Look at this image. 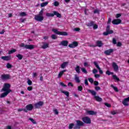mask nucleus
<instances>
[{
  "label": "nucleus",
  "mask_w": 129,
  "mask_h": 129,
  "mask_svg": "<svg viewBox=\"0 0 129 129\" xmlns=\"http://www.w3.org/2000/svg\"><path fill=\"white\" fill-rule=\"evenodd\" d=\"M17 49H13L9 51L8 54H9V55H11V54H13V53H15Z\"/></svg>",
  "instance_id": "obj_31"
},
{
  "label": "nucleus",
  "mask_w": 129,
  "mask_h": 129,
  "mask_svg": "<svg viewBox=\"0 0 129 129\" xmlns=\"http://www.w3.org/2000/svg\"><path fill=\"white\" fill-rule=\"evenodd\" d=\"M104 104L105 106H107V107H111V105H110V104H109L108 103H105Z\"/></svg>",
  "instance_id": "obj_50"
},
{
  "label": "nucleus",
  "mask_w": 129,
  "mask_h": 129,
  "mask_svg": "<svg viewBox=\"0 0 129 129\" xmlns=\"http://www.w3.org/2000/svg\"><path fill=\"white\" fill-rule=\"evenodd\" d=\"M60 85H61V86H63V87H66V86H67L62 82H60Z\"/></svg>",
  "instance_id": "obj_60"
},
{
  "label": "nucleus",
  "mask_w": 129,
  "mask_h": 129,
  "mask_svg": "<svg viewBox=\"0 0 129 129\" xmlns=\"http://www.w3.org/2000/svg\"><path fill=\"white\" fill-rule=\"evenodd\" d=\"M75 125V124H74V123H70L69 125V129H73V126H74Z\"/></svg>",
  "instance_id": "obj_38"
},
{
  "label": "nucleus",
  "mask_w": 129,
  "mask_h": 129,
  "mask_svg": "<svg viewBox=\"0 0 129 129\" xmlns=\"http://www.w3.org/2000/svg\"><path fill=\"white\" fill-rule=\"evenodd\" d=\"M120 17H121V14H117L116 15V18L117 19H118V18H120Z\"/></svg>",
  "instance_id": "obj_56"
},
{
  "label": "nucleus",
  "mask_w": 129,
  "mask_h": 129,
  "mask_svg": "<svg viewBox=\"0 0 129 129\" xmlns=\"http://www.w3.org/2000/svg\"><path fill=\"white\" fill-rule=\"evenodd\" d=\"M52 31L57 35H60L61 36H68V33L66 31H59L58 30L55 29H52Z\"/></svg>",
  "instance_id": "obj_4"
},
{
  "label": "nucleus",
  "mask_w": 129,
  "mask_h": 129,
  "mask_svg": "<svg viewBox=\"0 0 129 129\" xmlns=\"http://www.w3.org/2000/svg\"><path fill=\"white\" fill-rule=\"evenodd\" d=\"M43 105H44V102L43 101H39L34 104V107L35 109H39V108H41Z\"/></svg>",
  "instance_id": "obj_9"
},
{
  "label": "nucleus",
  "mask_w": 129,
  "mask_h": 129,
  "mask_svg": "<svg viewBox=\"0 0 129 129\" xmlns=\"http://www.w3.org/2000/svg\"><path fill=\"white\" fill-rule=\"evenodd\" d=\"M95 90H96V91L101 90V88H100L99 86H96L95 87Z\"/></svg>",
  "instance_id": "obj_42"
},
{
  "label": "nucleus",
  "mask_w": 129,
  "mask_h": 129,
  "mask_svg": "<svg viewBox=\"0 0 129 129\" xmlns=\"http://www.w3.org/2000/svg\"><path fill=\"white\" fill-rule=\"evenodd\" d=\"M1 59H3V60H4L5 61H10V60L12 59V56L9 55V56H2L1 57Z\"/></svg>",
  "instance_id": "obj_18"
},
{
  "label": "nucleus",
  "mask_w": 129,
  "mask_h": 129,
  "mask_svg": "<svg viewBox=\"0 0 129 129\" xmlns=\"http://www.w3.org/2000/svg\"><path fill=\"white\" fill-rule=\"evenodd\" d=\"M27 83H28V85H32V84H33V82H32V81H31V80L28 79V81H27Z\"/></svg>",
  "instance_id": "obj_45"
},
{
  "label": "nucleus",
  "mask_w": 129,
  "mask_h": 129,
  "mask_svg": "<svg viewBox=\"0 0 129 129\" xmlns=\"http://www.w3.org/2000/svg\"><path fill=\"white\" fill-rule=\"evenodd\" d=\"M76 122L77 123L76 126L74 127V129H80L81 126H83V125H84V123L81 120H77Z\"/></svg>",
  "instance_id": "obj_5"
},
{
  "label": "nucleus",
  "mask_w": 129,
  "mask_h": 129,
  "mask_svg": "<svg viewBox=\"0 0 129 129\" xmlns=\"http://www.w3.org/2000/svg\"><path fill=\"white\" fill-rule=\"evenodd\" d=\"M88 91L89 93H91L92 95L94 96V98L96 101H98V102H101V101H102V98H100L98 96H96V92H95L94 90L88 89Z\"/></svg>",
  "instance_id": "obj_2"
},
{
  "label": "nucleus",
  "mask_w": 129,
  "mask_h": 129,
  "mask_svg": "<svg viewBox=\"0 0 129 129\" xmlns=\"http://www.w3.org/2000/svg\"><path fill=\"white\" fill-rule=\"evenodd\" d=\"M77 46H78V42H77V41H74L72 44H69V47L70 48H76Z\"/></svg>",
  "instance_id": "obj_13"
},
{
  "label": "nucleus",
  "mask_w": 129,
  "mask_h": 129,
  "mask_svg": "<svg viewBox=\"0 0 129 129\" xmlns=\"http://www.w3.org/2000/svg\"><path fill=\"white\" fill-rule=\"evenodd\" d=\"M61 92L62 93H64V95H66V96L69 97V93L68 91H62Z\"/></svg>",
  "instance_id": "obj_39"
},
{
  "label": "nucleus",
  "mask_w": 129,
  "mask_h": 129,
  "mask_svg": "<svg viewBox=\"0 0 129 129\" xmlns=\"http://www.w3.org/2000/svg\"><path fill=\"white\" fill-rule=\"evenodd\" d=\"M93 28L94 30H96V29H98V25H97V24H96L95 23H94Z\"/></svg>",
  "instance_id": "obj_44"
},
{
  "label": "nucleus",
  "mask_w": 129,
  "mask_h": 129,
  "mask_svg": "<svg viewBox=\"0 0 129 129\" xmlns=\"http://www.w3.org/2000/svg\"><path fill=\"white\" fill-rule=\"evenodd\" d=\"M64 72H66V70H63V71H61V72H60L58 74V78H61V77H62L63 74H64Z\"/></svg>",
  "instance_id": "obj_26"
},
{
  "label": "nucleus",
  "mask_w": 129,
  "mask_h": 129,
  "mask_svg": "<svg viewBox=\"0 0 129 129\" xmlns=\"http://www.w3.org/2000/svg\"><path fill=\"white\" fill-rule=\"evenodd\" d=\"M29 120H30V121H32V122L34 124H36V123H37V122H36V121H35V120L32 118H29Z\"/></svg>",
  "instance_id": "obj_40"
},
{
  "label": "nucleus",
  "mask_w": 129,
  "mask_h": 129,
  "mask_svg": "<svg viewBox=\"0 0 129 129\" xmlns=\"http://www.w3.org/2000/svg\"><path fill=\"white\" fill-rule=\"evenodd\" d=\"M110 30V26L107 25L106 27V32H104L103 34L104 36H107V35H109L110 34H113V30Z\"/></svg>",
  "instance_id": "obj_7"
},
{
  "label": "nucleus",
  "mask_w": 129,
  "mask_h": 129,
  "mask_svg": "<svg viewBox=\"0 0 129 129\" xmlns=\"http://www.w3.org/2000/svg\"><path fill=\"white\" fill-rule=\"evenodd\" d=\"M112 77L114 80H116V81H120V80H119V78H118L116 75H113Z\"/></svg>",
  "instance_id": "obj_30"
},
{
  "label": "nucleus",
  "mask_w": 129,
  "mask_h": 129,
  "mask_svg": "<svg viewBox=\"0 0 129 129\" xmlns=\"http://www.w3.org/2000/svg\"><path fill=\"white\" fill-rule=\"evenodd\" d=\"M96 45L97 47H102L103 43H102V41L98 40L96 41Z\"/></svg>",
  "instance_id": "obj_22"
},
{
  "label": "nucleus",
  "mask_w": 129,
  "mask_h": 129,
  "mask_svg": "<svg viewBox=\"0 0 129 129\" xmlns=\"http://www.w3.org/2000/svg\"><path fill=\"white\" fill-rule=\"evenodd\" d=\"M43 45H42L41 48L42 49H47V48H49V43L45 42H42Z\"/></svg>",
  "instance_id": "obj_19"
},
{
  "label": "nucleus",
  "mask_w": 129,
  "mask_h": 129,
  "mask_svg": "<svg viewBox=\"0 0 129 129\" xmlns=\"http://www.w3.org/2000/svg\"><path fill=\"white\" fill-rule=\"evenodd\" d=\"M82 119L84 123H86L87 124H90L91 123V119L88 116L83 117Z\"/></svg>",
  "instance_id": "obj_8"
},
{
  "label": "nucleus",
  "mask_w": 129,
  "mask_h": 129,
  "mask_svg": "<svg viewBox=\"0 0 129 129\" xmlns=\"http://www.w3.org/2000/svg\"><path fill=\"white\" fill-rule=\"evenodd\" d=\"M111 87H112L113 89H114V90L116 91V92H118V89L117 88V87H114L112 85H111Z\"/></svg>",
  "instance_id": "obj_37"
},
{
  "label": "nucleus",
  "mask_w": 129,
  "mask_h": 129,
  "mask_svg": "<svg viewBox=\"0 0 129 129\" xmlns=\"http://www.w3.org/2000/svg\"><path fill=\"white\" fill-rule=\"evenodd\" d=\"M94 24H95V22L92 21L89 23H88L87 24V26L88 27H93V26L94 25Z\"/></svg>",
  "instance_id": "obj_27"
},
{
  "label": "nucleus",
  "mask_w": 129,
  "mask_h": 129,
  "mask_svg": "<svg viewBox=\"0 0 129 129\" xmlns=\"http://www.w3.org/2000/svg\"><path fill=\"white\" fill-rule=\"evenodd\" d=\"M88 81L89 82H90V83L92 84L93 83V82H94V81L93 80V79L90 78L88 79Z\"/></svg>",
  "instance_id": "obj_48"
},
{
  "label": "nucleus",
  "mask_w": 129,
  "mask_h": 129,
  "mask_svg": "<svg viewBox=\"0 0 129 129\" xmlns=\"http://www.w3.org/2000/svg\"><path fill=\"white\" fill-rule=\"evenodd\" d=\"M26 15L27 14L25 12H22L20 14V16H21V17H25Z\"/></svg>",
  "instance_id": "obj_46"
},
{
  "label": "nucleus",
  "mask_w": 129,
  "mask_h": 129,
  "mask_svg": "<svg viewBox=\"0 0 129 129\" xmlns=\"http://www.w3.org/2000/svg\"><path fill=\"white\" fill-rule=\"evenodd\" d=\"M6 66H7V68H8V69H11V68H12V67H13V66H12V64H10V63H8Z\"/></svg>",
  "instance_id": "obj_43"
},
{
  "label": "nucleus",
  "mask_w": 129,
  "mask_h": 129,
  "mask_svg": "<svg viewBox=\"0 0 129 129\" xmlns=\"http://www.w3.org/2000/svg\"><path fill=\"white\" fill-rule=\"evenodd\" d=\"M18 111L19 112L21 111H24V112H27V110H26V108H19L18 109Z\"/></svg>",
  "instance_id": "obj_36"
},
{
  "label": "nucleus",
  "mask_w": 129,
  "mask_h": 129,
  "mask_svg": "<svg viewBox=\"0 0 129 129\" xmlns=\"http://www.w3.org/2000/svg\"><path fill=\"white\" fill-rule=\"evenodd\" d=\"M16 56L17 57L19 60H22L23 57V55L21 54H16Z\"/></svg>",
  "instance_id": "obj_29"
},
{
  "label": "nucleus",
  "mask_w": 129,
  "mask_h": 129,
  "mask_svg": "<svg viewBox=\"0 0 129 129\" xmlns=\"http://www.w3.org/2000/svg\"><path fill=\"white\" fill-rule=\"evenodd\" d=\"M106 74L107 75H108V76H109V75H113V72H110L109 70H107L106 72Z\"/></svg>",
  "instance_id": "obj_35"
},
{
  "label": "nucleus",
  "mask_w": 129,
  "mask_h": 129,
  "mask_svg": "<svg viewBox=\"0 0 129 129\" xmlns=\"http://www.w3.org/2000/svg\"><path fill=\"white\" fill-rule=\"evenodd\" d=\"M27 90H28V91H32L33 90V87L32 86L28 87L27 88Z\"/></svg>",
  "instance_id": "obj_51"
},
{
  "label": "nucleus",
  "mask_w": 129,
  "mask_h": 129,
  "mask_svg": "<svg viewBox=\"0 0 129 129\" xmlns=\"http://www.w3.org/2000/svg\"><path fill=\"white\" fill-rule=\"evenodd\" d=\"M33 77H37V73H33Z\"/></svg>",
  "instance_id": "obj_64"
},
{
  "label": "nucleus",
  "mask_w": 129,
  "mask_h": 129,
  "mask_svg": "<svg viewBox=\"0 0 129 129\" xmlns=\"http://www.w3.org/2000/svg\"><path fill=\"white\" fill-rule=\"evenodd\" d=\"M43 15H44V9H41L38 15L43 17Z\"/></svg>",
  "instance_id": "obj_33"
},
{
  "label": "nucleus",
  "mask_w": 129,
  "mask_h": 129,
  "mask_svg": "<svg viewBox=\"0 0 129 129\" xmlns=\"http://www.w3.org/2000/svg\"><path fill=\"white\" fill-rule=\"evenodd\" d=\"M54 7H58L59 6V2L57 1H55L54 2Z\"/></svg>",
  "instance_id": "obj_47"
},
{
  "label": "nucleus",
  "mask_w": 129,
  "mask_h": 129,
  "mask_svg": "<svg viewBox=\"0 0 129 129\" xmlns=\"http://www.w3.org/2000/svg\"><path fill=\"white\" fill-rule=\"evenodd\" d=\"M93 64L95 66V67L97 68V69H100V67H99V65L97 63V62L94 61Z\"/></svg>",
  "instance_id": "obj_32"
},
{
  "label": "nucleus",
  "mask_w": 129,
  "mask_h": 129,
  "mask_svg": "<svg viewBox=\"0 0 129 129\" xmlns=\"http://www.w3.org/2000/svg\"><path fill=\"white\" fill-rule=\"evenodd\" d=\"M54 112L55 113V114H59V112H58V110L57 109H55L54 110Z\"/></svg>",
  "instance_id": "obj_59"
},
{
  "label": "nucleus",
  "mask_w": 129,
  "mask_h": 129,
  "mask_svg": "<svg viewBox=\"0 0 129 129\" xmlns=\"http://www.w3.org/2000/svg\"><path fill=\"white\" fill-rule=\"evenodd\" d=\"M20 47L21 48H25V49H28L29 50H33L34 49L35 46L34 45H25L24 43H21Z\"/></svg>",
  "instance_id": "obj_6"
},
{
  "label": "nucleus",
  "mask_w": 129,
  "mask_h": 129,
  "mask_svg": "<svg viewBox=\"0 0 129 129\" xmlns=\"http://www.w3.org/2000/svg\"><path fill=\"white\" fill-rule=\"evenodd\" d=\"M120 23H121V20L118 19H114L112 21V23L113 24V25H119Z\"/></svg>",
  "instance_id": "obj_15"
},
{
  "label": "nucleus",
  "mask_w": 129,
  "mask_h": 129,
  "mask_svg": "<svg viewBox=\"0 0 129 129\" xmlns=\"http://www.w3.org/2000/svg\"><path fill=\"white\" fill-rule=\"evenodd\" d=\"M75 80L77 83H80V79H79V77H78L77 75L75 76Z\"/></svg>",
  "instance_id": "obj_25"
},
{
  "label": "nucleus",
  "mask_w": 129,
  "mask_h": 129,
  "mask_svg": "<svg viewBox=\"0 0 129 129\" xmlns=\"http://www.w3.org/2000/svg\"><path fill=\"white\" fill-rule=\"evenodd\" d=\"M34 19L37 22H42L44 20V16H40V15H35Z\"/></svg>",
  "instance_id": "obj_11"
},
{
  "label": "nucleus",
  "mask_w": 129,
  "mask_h": 129,
  "mask_svg": "<svg viewBox=\"0 0 129 129\" xmlns=\"http://www.w3.org/2000/svg\"><path fill=\"white\" fill-rule=\"evenodd\" d=\"M74 31H76V32H79V31H80V28H75Z\"/></svg>",
  "instance_id": "obj_62"
},
{
  "label": "nucleus",
  "mask_w": 129,
  "mask_h": 129,
  "mask_svg": "<svg viewBox=\"0 0 129 129\" xmlns=\"http://www.w3.org/2000/svg\"><path fill=\"white\" fill-rule=\"evenodd\" d=\"M112 52H113V49H109L105 50L104 51V54H105L106 55H110V54H111V53H112Z\"/></svg>",
  "instance_id": "obj_20"
},
{
  "label": "nucleus",
  "mask_w": 129,
  "mask_h": 129,
  "mask_svg": "<svg viewBox=\"0 0 129 129\" xmlns=\"http://www.w3.org/2000/svg\"><path fill=\"white\" fill-rule=\"evenodd\" d=\"M112 66L114 69V71H115V72L118 71V66H117V64H116V63L113 62L112 63Z\"/></svg>",
  "instance_id": "obj_16"
},
{
  "label": "nucleus",
  "mask_w": 129,
  "mask_h": 129,
  "mask_svg": "<svg viewBox=\"0 0 129 129\" xmlns=\"http://www.w3.org/2000/svg\"><path fill=\"white\" fill-rule=\"evenodd\" d=\"M85 84L86 85H88V80H87V79L85 80Z\"/></svg>",
  "instance_id": "obj_63"
},
{
  "label": "nucleus",
  "mask_w": 129,
  "mask_h": 129,
  "mask_svg": "<svg viewBox=\"0 0 129 129\" xmlns=\"http://www.w3.org/2000/svg\"><path fill=\"white\" fill-rule=\"evenodd\" d=\"M75 70L78 74H80V66L77 65L76 67L75 68Z\"/></svg>",
  "instance_id": "obj_21"
},
{
  "label": "nucleus",
  "mask_w": 129,
  "mask_h": 129,
  "mask_svg": "<svg viewBox=\"0 0 129 129\" xmlns=\"http://www.w3.org/2000/svg\"><path fill=\"white\" fill-rule=\"evenodd\" d=\"M60 46H63L64 47H67L68 46V41L67 40H63L60 42L59 44Z\"/></svg>",
  "instance_id": "obj_17"
},
{
  "label": "nucleus",
  "mask_w": 129,
  "mask_h": 129,
  "mask_svg": "<svg viewBox=\"0 0 129 129\" xmlns=\"http://www.w3.org/2000/svg\"><path fill=\"white\" fill-rule=\"evenodd\" d=\"M51 38L53 40H56V39H57V36L55 34H52L51 35Z\"/></svg>",
  "instance_id": "obj_49"
},
{
  "label": "nucleus",
  "mask_w": 129,
  "mask_h": 129,
  "mask_svg": "<svg viewBox=\"0 0 129 129\" xmlns=\"http://www.w3.org/2000/svg\"><path fill=\"white\" fill-rule=\"evenodd\" d=\"M122 45L121 42H118L117 44V47H121V46Z\"/></svg>",
  "instance_id": "obj_55"
},
{
  "label": "nucleus",
  "mask_w": 129,
  "mask_h": 129,
  "mask_svg": "<svg viewBox=\"0 0 129 129\" xmlns=\"http://www.w3.org/2000/svg\"><path fill=\"white\" fill-rule=\"evenodd\" d=\"M81 70L82 71V72H83V73H84L85 74H87V71L85 68H82L81 69Z\"/></svg>",
  "instance_id": "obj_34"
},
{
  "label": "nucleus",
  "mask_w": 129,
  "mask_h": 129,
  "mask_svg": "<svg viewBox=\"0 0 129 129\" xmlns=\"http://www.w3.org/2000/svg\"><path fill=\"white\" fill-rule=\"evenodd\" d=\"M97 72H98V71L95 69H94L93 70V74H95V73H97Z\"/></svg>",
  "instance_id": "obj_54"
},
{
  "label": "nucleus",
  "mask_w": 129,
  "mask_h": 129,
  "mask_svg": "<svg viewBox=\"0 0 129 129\" xmlns=\"http://www.w3.org/2000/svg\"><path fill=\"white\" fill-rule=\"evenodd\" d=\"M33 108H34V106H33V105L32 104H29L27 105H26V112H28V111H31V110H33Z\"/></svg>",
  "instance_id": "obj_12"
},
{
  "label": "nucleus",
  "mask_w": 129,
  "mask_h": 129,
  "mask_svg": "<svg viewBox=\"0 0 129 129\" xmlns=\"http://www.w3.org/2000/svg\"><path fill=\"white\" fill-rule=\"evenodd\" d=\"M46 16V17H51L52 18H53L54 16H56L57 18H62V15L57 11H53V13H47Z\"/></svg>",
  "instance_id": "obj_3"
},
{
  "label": "nucleus",
  "mask_w": 129,
  "mask_h": 129,
  "mask_svg": "<svg viewBox=\"0 0 129 129\" xmlns=\"http://www.w3.org/2000/svg\"><path fill=\"white\" fill-rule=\"evenodd\" d=\"M94 84L95 86H97L99 84V83H98V81H95L94 82Z\"/></svg>",
  "instance_id": "obj_53"
},
{
  "label": "nucleus",
  "mask_w": 129,
  "mask_h": 129,
  "mask_svg": "<svg viewBox=\"0 0 129 129\" xmlns=\"http://www.w3.org/2000/svg\"><path fill=\"white\" fill-rule=\"evenodd\" d=\"M99 72L100 73V74H103V71H102V70H101V69H99Z\"/></svg>",
  "instance_id": "obj_57"
},
{
  "label": "nucleus",
  "mask_w": 129,
  "mask_h": 129,
  "mask_svg": "<svg viewBox=\"0 0 129 129\" xmlns=\"http://www.w3.org/2000/svg\"><path fill=\"white\" fill-rule=\"evenodd\" d=\"M129 97L125 98L122 102V104L125 106H128Z\"/></svg>",
  "instance_id": "obj_14"
},
{
  "label": "nucleus",
  "mask_w": 129,
  "mask_h": 129,
  "mask_svg": "<svg viewBox=\"0 0 129 129\" xmlns=\"http://www.w3.org/2000/svg\"><path fill=\"white\" fill-rule=\"evenodd\" d=\"M1 79L2 80H9L11 79V76L9 74H4L1 76Z\"/></svg>",
  "instance_id": "obj_10"
},
{
  "label": "nucleus",
  "mask_w": 129,
  "mask_h": 129,
  "mask_svg": "<svg viewBox=\"0 0 129 129\" xmlns=\"http://www.w3.org/2000/svg\"><path fill=\"white\" fill-rule=\"evenodd\" d=\"M110 23H111V18H108V20L107 22L108 25H109V24H110Z\"/></svg>",
  "instance_id": "obj_61"
},
{
  "label": "nucleus",
  "mask_w": 129,
  "mask_h": 129,
  "mask_svg": "<svg viewBox=\"0 0 129 129\" xmlns=\"http://www.w3.org/2000/svg\"><path fill=\"white\" fill-rule=\"evenodd\" d=\"M87 113H88V114H89V115H94L96 114V112H95L93 110H88L87 111Z\"/></svg>",
  "instance_id": "obj_23"
},
{
  "label": "nucleus",
  "mask_w": 129,
  "mask_h": 129,
  "mask_svg": "<svg viewBox=\"0 0 129 129\" xmlns=\"http://www.w3.org/2000/svg\"><path fill=\"white\" fill-rule=\"evenodd\" d=\"M48 3H49L48 2L42 3L40 4V6L41 7V8H44V7H46V6H47Z\"/></svg>",
  "instance_id": "obj_28"
},
{
  "label": "nucleus",
  "mask_w": 129,
  "mask_h": 129,
  "mask_svg": "<svg viewBox=\"0 0 129 129\" xmlns=\"http://www.w3.org/2000/svg\"><path fill=\"white\" fill-rule=\"evenodd\" d=\"M112 43L114 45H116V39H115V38H113L112 39Z\"/></svg>",
  "instance_id": "obj_52"
},
{
  "label": "nucleus",
  "mask_w": 129,
  "mask_h": 129,
  "mask_svg": "<svg viewBox=\"0 0 129 129\" xmlns=\"http://www.w3.org/2000/svg\"><path fill=\"white\" fill-rule=\"evenodd\" d=\"M68 86H71L72 87H73V84H72V82H69L68 84Z\"/></svg>",
  "instance_id": "obj_58"
},
{
  "label": "nucleus",
  "mask_w": 129,
  "mask_h": 129,
  "mask_svg": "<svg viewBox=\"0 0 129 129\" xmlns=\"http://www.w3.org/2000/svg\"><path fill=\"white\" fill-rule=\"evenodd\" d=\"M11 88V84L9 83H5L3 86V88L1 89V92H4L0 95V98H5L7 97L8 95L11 92H12V90Z\"/></svg>",
  "instance_id": "obj_1"
},
{
  "label": "nucleus",
  "mask_w": 129,
  "mask_h": 129,
  "mask_svg": "<svg viewBox=\"0 0 129 129\" xmlns=\"http://www.w3.org/2000/svg\"><path fill=\"white\" fill-rule=\"evenodd\" d=\"M78 91H82V90H83V87H82V86H78Z\"/></svg>",
  "instance_id": "obj_41"
},
{
  "label": "nucleus",
  "mask_w": 129,
  "mask_h": 129,
  "mask_svg": "<svg viewBox=\"0 0 129 129\" xmlns=\"http://www.w3.org/2000/svg\"><path fill=\"white\" fill-rule=\"evenodd\" d=\"M68 62H63L60 66L62 69H65L66 68V66L68 65Z\"/></svg>",
  "instance_id": "obj_24"
}]
</instances>
